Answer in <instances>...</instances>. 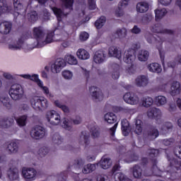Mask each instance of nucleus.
Masks as SVG:
<instances>
[{
    "instance_id": "nucleus-21",
    "label": "nucleus",
    "mask_w": 181,
    "mask_h": 181,
    "mask_svg": "<svg viewBox=\"0 0 181 181\" xmlns=\"http://www.w3.org/2000/svg\"><path fill=\"white\" fill-rule=\"evenodd\" d=\"M109 56L110 57H116V59H121V49L117 47H110L109 48Z\"/></svg>"
},
{
    "instance_id": "nucleus-63",
    "label": "nucleus",
    "mask_w": 181,
    "mask_h": 181,
    "mask_svg": "<svg viewBox=\"0 0 181 181\" xmlns=\"http://www.w3.org/2000/svg\"><path fill=\"white\" fill-rule=\"evenodd\" d=\"M174 153L177 158L181 159V146L175 148Z\"/></svg>"
},
{
    "instance_id": "nucleus-52",
    "label": "nucleus",
    "mask_w": 181,
    "mask_h": 181,
    "mask_svg": "<svg viewBox=\"0 0 181 181\" xmlns=\"http://www.w3.org/2000/svg\"><path fill=\"white\" fill-rule=\"evenodd\" d=\"M28 19L29 22H36L37 21V13L36 11H32L28 13Z\"/></svg>"
},
{
    "instance_id": "nucleus-19",
    "label": "nucleus",
    "mask_w": 181,
    "mask_h": 181,
    "mask_svg": "<svg viewBox=\"0 0 181 181\" xmlns=\"http://www.w3.org/2000/svg\"><path fill=\"white\" fill-rule=\"evenodd\" d=\"M11 29L12 23L5 21L0 23V33H2V35H8V33H10Z\"/></svg>"
},
{
    "instance_id": "nucleus-62",
    "label": "nucleus",
    "mask_w": 181,
    "mask_h": 181,
    "mask_svg": "<svg viewBox=\"0 0 181 181\" xmlns=\"http://www.w3.org/2000/svg\"><path fill=\"white\" fill-rule=\"evenodd\" d=\"M163 144L165 146H169L172 145L173 144H175V139L173 138H170V139H165L163 140Z\"/></svg>"
},
{
    "instance_id": "nucleus-11",
    "label": "nucleus",
    "mask_w": 181,
    "mask_h": 181,
    "mask_svg": "<svg viewBox=\"0 0 181 181\" xmlns=\"http://www.w3.org/2000/svg\"><path fill=\"white\" fill-rule=\"evenodd\" d=\"M89 91L93 100H95V101H100L103 100V91H101V89H100V88L91 86L89 88Z\"/></svg>"
},
{
    "instance_id": "nucleus-39",
    "label": "nucleus",
    "mask_w": 181,
    "mask_h": 181,
    "mask_svg": "<svg viewBox=\"0 0 181 181\" xmlns=\"http://www.w3.org/2000/svg\"><path fill=\"white\" fill-rule=\"evenodd\" d=\"M90 132L93 138H98L100 136V127L97 124L91 126Z\"/></svg>"
},
{
    "instance_id": "nucleus-29",
    "label": "nucleus",
    "mask_w": 181,
    "mask_h": 181,
    "mask_svg": "<svg viewBox=\"0 0 181 181\" xmlns=\"http://www.w3.org/2000/svg\"><path fill=\"white\" fill-rule=\"evenodd\" d=\"M22 45H23V38H19L16 42L9 44L8 49L10 50H21Z\"/></svg>"
},
{
    "instance_id": "nucleus-49",
    "label": "nucleus",
    "mask_w": 181,
    "mask_h": 181,
    "mask_svg": "<svg viewBox=\"0 0 181 181\" xmlns=\"http://www.w3.org/2000/svg\"><path fill=\"white\" fill-rule=\"evenodd\" d=\"M65 62L69 63V64H77V59L73 55H66L64 57Z\"/></svg>"
},
{
    "instance_id": "nucleus-32",
    "label": "nucleus",
    "mask_w": 181,
    "mask_h": 181,
    "mask_svg": "<svg viewBox=\"0 0 181 181\" xmlns=\"http://www.w3.org/2000/svg\"><path fill=\"white\" fill-rule=\"evenodd\" d=\"M148 69L149 71H151V73L159 74V73L162 72V67L158 63L150 64L148 66Z\"/></svg>"
},
{
    "instance_id": "nucleus-42",
    "label": "nucleus",
    "mask_w": 181,
    "mask_h": 181,
    "mask_svg": "<svg viewBox=\"0 0 181 181\" xmlns=\"http://www.w3.org/2000/svg\"><path fill=\"white\" fill-rule=\"evenodd\" d=\"M95 170V164H88L83 167L82 169L83 173L87 175L88 173H91Z\"/></svg>"
},
{
    "instance_id": "nucleus-22",
    "label": "nucleus",
    "mask_w": 181,
    "mask_h": 181,
    "mask_svg": "<svg viewBox=\"0 0 181 181\" xmlns=\"http://www.w3.org/2000/svg\"><path fill=\"white\" fill-rule=\"evenodd\" d=\"M23 78H26L27 80H31V81H35L37 83V86L39 87H42V82L40 81V79H39V76L37 74L34 75H29V74H23L21 75Z\"/></svg>"
},
{
    "instance_id": "nucleus-2",
    "label": "nucleus",
    "mask_w": 181,
    "mask_h": 181,
    "mask_svg": "<svg viewBox=\"0 0 181 181\" xmlns=\"http://www.w3.org/2000/svg\"><path fill=\"white\" fill-rule=\"evenodd\" d=\"M181 176V162L175 158H173L170 160V166L167 170L165 175L166 179H170V180H175L179 179Z\"/></svg>"
},
{
    "instance_id": "nucleus-45",
    "label": "nucleus",
    "mask_w": 181,
    "mask_h": 181,
    "mask_svg": "<svg viewBox=\"0 0 181 181\" xmlns=\"http://www.w3.org/2000/svg\"><path fill=\"white\" fill-rule=\"evenodd\" d=\"M0 102L2 103L3 105L6 107V108H11V100L8 96H2L0 98Z\"/></svg>"
},
{
    "instance_id": "nucleus-7",
    "label": "nucleus",
    "mask_w": 181,
    "mask_h": 181,
    "mask_svg": "<svg viewBox=\"0 0 181 181\" xmlns=\"http://www.w3.org/2000/svg\"><path fill=\"white\" fill-rule=\"evenodd\" d=\"M22 175L25 181H35L37 177V171L33 168H23Z\"/></svg>"
},
{
    "instance_id": "nucleus-27",
    "label": "nucleus",
    "mask_w": 181,
    "mask_h": 181,
    "mask_svg": "<svg viewBox=\"0 0 181 181\" xmlns=\"http://www.w3.org/2000/svg\"><path fill=\"white\" fill-rule=\"evenodd\" d=\"M170 94L173 96L177 95L180 94V83L177 81L173 82L171 85Z\"/></svg>"
},
{
    "instance_id": "nucleus-59",
    "label": "nucleus",
    "mask_w": 181,
    "mask_h": 181,
    "mask_svg": "<svg viewBox=\"0 0 181 181\" xmlns=\"http://www.w3.org/2000/svg\"><path fill=\"white\" fill-rule=\"evenodd\" d=\"M129 104H131L132 105H135L139 103V98L135 94L133 93L132 96V99L130 100H128Z\"/></svg>"
},
{
    "instance_id": "nucleus-50",
    "label": "nucleus",
    "mask_w": 181,
    "mask_h": 181,
    "mask_svg": "<svg viewBox=\"0 0 181 181\" xmlns=\"http://www.w3.org/2000/svg\"><path fill=\"white\" fill-rule=\"evenodd\" d=\"M49 148L46 146L41 147L38 151V155L40 158H45L49 153Z\"/></svg>"
},
{
    "instance_id": "nucleus-64",
    "label": "nucleus",
    "mask_w": 181,
    "mask_h": 181,
    "mask_svg": "<svg viewBox=\"0 0 181 181\" xmlns=\"http://www.w3.org/2000/svg\"><path fill=\"white\" fill-rule=\"evenodd\" d=\"M97 181H110V179L107 175H98Z\"/></svg>"
},
{
    "instance_id": "nucleus-28",
    "label": "nucleus",
    "mask_w": 181,
    "mask_h": 181,
    "mask_svg": "<svg viewBox=\"0 0 181 181\" xmlns=\"http://www.w3.org/2000/svg\"><path fill=\"white\" fill-rule=\"evenodd\" d=\"M137 87H145L148 86V78L146 76H140L136 78Z\"/></svg>"
},
{
    "instance_id": "nucleus-38",
    "label": "nucleus",
    "mask_w": 181,
    "mask_h": 181,
    "mask_svg": "<svg viewBox=\"0 0 181 181\" xmlns=\"http://www.w3.org/2000/svg\"><path fill=\"white\" fill-rule=\"evenodd\" d=\"M149 57V52L147 50H141L138 53V59L139 62H146Z\"/></svg>"
},
{
    "instance_id": "nucleus-37",
    "label": "nucleus",
    "mask_w": 181,
    "mask_h": 181,
    "mask_svg": "<svg viewBox=\"0 0 181 181\" xmlns=\"http://www.w3.org/2000/svg\"><path fill=\"white\" fill-rule=\"evenodd\" d=\"M85 164H86V160L81 158H76L74 160V167L76 169H83Z\"/></svg>"
},
{
    "instance_id": "nucleus-23",
    "label": "nucleus",
    "mask_w": 181,
    "mask_h": 181,
    "mask_svg": "<svg viewBox=\"0 0 181 181\" xmlns=\"http://www.w3.org/2000/svg\"><path fill=\"white\" fill-rule=\"evenodd\" d=\"M99 163L102 169H109V168H111V165H112V160L108 157L103 156Z\"/></svg>"
},
{
    "instance_id": "nucleus-1",
    "label": "nucleus",
    "mask_w": 181,
    "mask_h": 181,
    "mask_svg": "<svg viewBox=\"0 0 181 181\" xmlns=\"http://www.w3.org/2000/svg\"><path fill=\"white\" fill-rule=\"evenodd\" d=\"M62 2V8H57L54 7L52 11L56 15L58 21V26L55 29L54 32L49 33L47 35L44 36V40L40 45V47H43V46H46L48 43H52V42H57L58 40H63L64 39V36L67 35V33L63 30V23L62 22V18H64V16L69 15L70 12L73 10V4H74V0H61Z\"/></svg>"
},
{
    "instance_id": "nucleus-20",
    "label": "nucleus",
    "mask_w": 181,
    "mask_h": 181,
    "mask_svg": "<svg viewBox=\"0 0 181 181\" xmlns=\"http://www.w3.org/2000/svg\"><path fill=\"white\" fill-rule=\"evenodd\" d=\"M110 71L112 73V78L114 80H118V78H119V66L118 64H112L110 66Z\"/></svg>"
},
{
    "instance_id": "nucleus-8",
    "label": "nucleus",
    "mask_w": 181,
    "mask_h": 181,
    "mask_svg": "<svg viewBox=\"0 0 181 181\" xmlns=\"http://www.w3.org/2000/svg\"><path fill=\"white\" fill-rule=\"evenodd\" d=\"M46 118L51 125H59L60 124V115L54 110L47 112Z\"/></svg>"
},
{
    "instance_id": "nucleus-44",
    "label": "nucleus",
    "mask_w": 181,
    "mask_h": 181,
    "mask_svg": "<svg viewBox=\"0 0 181 181\" xmlns=\"http://www.w3.org/2000/svg\"><path fill=\"white\" fill-rule=\"evenodd\" d=\"M107 18L105 16H101L98 20L95 22V26L97 29H101L103 25L105 24Z\"/></svg>"
},
{
    "instance_id": "nucleus-25",
    "label": "nucleus",
    "mask_w": 181,
    "mask_h": 181,
    "mask_svg": "<svg viewBox=\"0 0 181 181\" xmlns=\"http://www.w3.org/2000/svg\"><path fill=\"white\" fill-rule=\"evenodd\" d=\"M105 60V54L103 51H97L93 56V62L96 64L103 63Z\"/></svg>"
},
{
    "instance_id": "nucleus-18",
    "label": "nucleus",
    "mask_w": 181,
    "mask_h": 181,
    "mask_svg": "<svg viewBox=\"0 0 181 181\" xmlns=\"http://www.w3.org/2000/svg\"><path fill=\"white\" fill-rule=\"evenodd\" d=\"M148 139L152 141L153 139H156L159 136V131L155 128V127H150L146 132Z\"/></svg>"
},
{
    "instance_id": "nucleus-47",
    "label": "nucleus",
    "mask_w": 181,
    "mask_h": 181,
    "mask_svg": "<svg viewBox=\"0 0 181 181\" xmlns=\"http://www.w3.org/2000/svg\"><path fill=\"white\" fill-rule=\"evenodd\" d=\"M127 30L125 28H118L116 30V35H117V37L119 39H124V37H127Z\"/></svg>"
},
{
    "instance_id": "nucleus-5",
    "label": "nucleus",
    "mask_w": 181,
    "mask_h": 181,
    "mask_svg": "<svg viewBox=\"0 0 181 181\" xmlns=\"http://www.w3.org/2000/svg\"><path fill=\"white\" fill-rule=\"evenodd\" d=\"M31 105L34 110L36 111H41L42 108L43 110L47 108V100L45 98L40 99L39 96H34L30 100Z\"/></svg>"
},
{
    "instance_id": "nucleus-53",
    "label": "nucleus",
    "mask_w": 181,
    "mask_h": 181,
    "mask_svg": "<svg viewBox=\"0 0 181 181\" xmlns=\"http://www.w3.org/2000/svg\"><path fill=\"white\" fill-rule=\"evenodd\" d=\"M8 5L5 1L0 0V16L1 13H5V12H8Z\"/></svg>"
},
{
    "instance_id": "nucleus-15",
    "label": "nucleus",
    "mask_w": 181,
    "mask_h": 181,
    "mask_svg": "<svg viewBox=\"0 0 181 181\" xmlns=\"http://www.w3.org/2000/svg\"><path fill=\"white\" fill-rule=\"evenodd\" d=\"M135 51L134 49L127 50L124 53L123 60L125 63L131 64L135 62Z\"/></svg>"
},
{
    "instance_id": "nucleus-54",
    "label": "nucleus",
    "mask_w": 181,
    "mask_h": 181,
    "mask_svg": "<svg viewBox=\"0 0 181 181\" xmlns=\"http://www.w3.org/2000/svg\"><path fill=\"white\" fill-rule=\"evenodd\" d=\"M151 21H152L151 15L146 14L141 17V23H143V25H148Z\"/></svg>"
},
{
    "instance_id": "nucleus-3",
    "label": "nucleus",
    "mask_w": 181,
    "mask_h": 181,
    "mask_svg": "<svg viewBox=\"0 0 181 181\" xmlns=\"http://www.w3.org/2000/svg\"><path fill=\"white\" fill-rule=\"evenodd\" d=\"M33 36L36 42L33 45V49L35 47H40L41 43H43L45 40V36H46V33L45 32V29L42 27H35L33 30Z\"/></svg>"
},
{
    "instance_id": "nucleus-16",
    "label": "nucleus",
    "mask_w": 181,
    "mask_h": 181,
    "mask_svg": "<svg viewBox=\"0 0 181 181\" xmlns=\"http://www.w3.org/2000/svg\"><path fill=\"white\" fill-rule=\"evenodd\" d=\"M6 151L8 153V155H12L13 153H18V152L19 151V142H18V141L10 142L8 144H7Z\"/></svg>"
},
{
    "instance_id": "nucleus-33",
    "label": "nucleus",
    "mask_w": 181,
    "mask_h": 181,
    "mask_svg": "<svg viewBox=\"0 0 181 181\" xmlns=\"http://www.w3.org/2000/svg\"><path fill=\"white\" fill-rule=\"evenodd\" d=\"M122 132L124 136H128L129 134V122L128 120L124 119L122 121Z\"/></svg>"
},
{
    "instance_id": "nucleus-58",
    "label": "nucleus",
    "mask_w": 181,
    "mask_h": 181,
    "mask_svg": "<svg viewBox=\"0 0 181 181\" xmlns=\"http://www.w3.org/2000/svg\"><path fill=\"white\" fill-rule=\"evenodd\" d=\"M139 159V157L135 154L132 153L131 156L129 157L128 159H125L124 161H126L127 163H131V162H136Z\"/></svg>"
},
{
    "instance_id": "nucleus-57",
    "label": "nucleus",
    "mask_w": 181,
    "mask_h": 181,
    "mask_svg": "<svg viewBox=\"0 0 181 181\" xmlns=\"http://www.w3.org/2000/svg\"><path fill=\"white\" fill-rule=\"evenodd\" d=\"M156 101H157L159 105H165V104L167 103L166 97L163 95H159L156 98Z\"/></svg>"
},
{
    "instance_id": "nucleus-9",
    "label": "nucleus",
    "mask_w": 181,
    "mask_h": 181,
    "mask_svg": "<svg viewBox=\"0 0 181 181\" xmlns=\"http://www.w3.org/2000/svg\"><path fill=\"white\" fill-rule=\"evenodd\" d=\"M157 163L158 160H153L151 168H146L145 173L147 176H151V175H154V176H158V177L162 176L163 172L160 170V169H159V168H158Z\"/></svg>"
},
{
    "instance_id": "nucleus-26",
    "label": "nucleus",
    "mask_w": 181,
    "mask_h": 181,
    "mask_svg": "<svg viewBox=\"0 0 181 181\" xmlns=\"http://www.w3.org/2000/svg\"><path fill=\"white\" fill-rule=\"evenodd\" d=\"M149 9V4L146 1H141L136 4V11L140 13H144Z\"/></svg>"
},
{
    "instance_id": "nucleus-6",
    "label": "nucleus",
    "mask_w": 181,
    "mask_h": 181,
    "mask_svg": "<svg viewBox=\"0 0 181 181\" xmlns=\"http://www.w3.org/2000/svg\"><path fill=\"white\" fill-rule=\"evenodd\" d=\"M30 135L33 139H43L47 135L46 129L40 125H36L32 128Z\"/></svg>"
},
{
    "instance_id": "nucleus-55",
    "label": "nucleus",
    "mask_w": 181,
    "mask_h": 181,
    "mask_svg": "<svg viewBox=\"0 0 181 181\" xmlns=\"http://www.w3.org/2000/svg\"><path fill=\"white\" fill-rule=\"evenodd\" d=\"M115 180H119V181H127L128 180V178L125 175H124L122 173H117L115 175Z\"/></svg>"
},
{
    "instance_id": "nucleus-12",
    "label": "nucleus",
    "mask_w": 181,
    "mask_h": 181,
    "mask_svg": "<svg viewBox=\"0 0 181 181\" xmlns=\"http://www.w3.org/2000/svg\"><path fill=\"white\" fill-rule=\"evenodd\" d=\"M151 32L154 33H165V35H173V30L163 28L160 23H157L151 27Z\"/></svg>"
},
{
    "instance_id": "nucleus-43",
    "label": "nucleus",
    "mask_w": 181,
    "mask_h": 181,
    "mask_svg": "<svg viewBox=\"0 0 181 181\" xmlns=\"http://www.w3.org/2000/svg\"><path fill=\"white\" fill-rule=\"evenodd\" d=\"M136 129L134 130L135 134H136L137 135H141V134H142V129H143V125L144 123L142 122V121L141 119H138L136 120Z\"/></svg>"
},
{
    "instance_id": "nucleus-48",
    "label": "nucleus",
    "mask_w": 181,
    "mask_h": 181,
    "mask_svg": "<svg viewBox=\"0 0 181 181\" xmlns=\"http://www.w3.org/2000/svg\"><path fill=\"white\" fill-rule=\"evenodd\" d=\"M173 128V125L171 122H165L161 127V130L164 134H168L169 131H171Z\"/></svg>"
},
{
    "instance_id": "nucleus-51",
    "label": "nucleus",
    "mask_w": 181,
    "mask_h": 181,
    "mask_svg": "<svg viewBox=\"0 0 181 181\" xmlns=\"http://www.w3.org/2000/svg\"><path fill=\"white\" fill-rule=\"evenodd\" d=\"M71 125L72 122L67 118H64L63 120V124L62 127L64 128V129H66L67 131H71Z\"/></svg>"
},
{
    "instance_id": "nucleus-30",
    "label": "nucleus",
    "mask_w": 181,
    "mask_h": 181,
    "mask_svg": "<svg viewBox=\"0 0 181 181\" xmlns=\"http://www.w3.org/2000/svg\"><path fill=\"white\" fill-rule=\"evenodd\" d=\"M144 36L145 39L146 40L148 43H150V45L157 44L158 42V43H162V40H158L155 37H153V35H152V33H151L150 32H146Z\"/></svg>"
},
{
    "instance_id": "nucleus-61",
    "label": "nucleus",
    "mask_w": 181,
    "mask_h": 181,
    "mask_svg": "<svg viewBox=\"0 0 181 181\" xmlns=\"http://www.w3.org/2000/svg\"><path fill=\"white\" fill-rule=\"evenodd\" d=\"M62 76L64 78H66V80H70L73 78V72L70 71H64L62 72Z\"/></svg>"
},
{
    "instance_id": "nucleus-35",
    "label": "nucleus",
    "mask_w": 181,
    "mask_h": 181,
    "mask_svg": "<svg viewBox=\"0 0 181 181\" xmlns=\"http://www.w3.org/2000/svg\"><path fill=\"white\" fill-rule=\"evenodd\" d=\"M105 121H106L108 124H115V122H117V116H115V114L112 112H109L105 115Z\"/></svg>"
},
{
    "instance_id": "nucleus-56",
    "label": "nucleus",
    "mask_w": 181,
    "mask_h": 181,
    "mask_svg": "<svg viewBox=\"0 0 181 181\" xmlns=\"http://www.w3.org/2000/svg\"><path fill=\"white\" fill-rule=\"evenodd\" d=\"M13 4L16 11H22L23 9L21 0H13Z\"/></svg>"
},
{
    "instance_id": "nucleus-13",
    "label": "nucleus",
    "mask_w": 181,
    "mask_h": 181,
    "mask_svg": "<svg viewBox=\"0 0 181 181\" xmlns=\"http://www.w3.org/2000/svg\"><path fill=\"white\" fill-rule=\"evenodd\" d=\"M7 176L11 181L19 179V170L16 166L9 167L7 170Z\"/></svg>"
},
{
    "instance_id": "nucleus-4",
    "label": "nucleus",
    "mask_w": 181,
    "mask_h": 181,
    "mask_svg": "<svg viewBox=\"0 0 181 181\" xmlns=\"http://www.w3.org/2000/svg\"><path fill=\"white\" fill-rule=\"evenodd\" d=\"M10 97L14 101H19L23 97V88L20 84H13L9 90Z\"/></svg>"
},
{
    "instance_id": "nucleus-46",
    "label": "nucleus",
    "mask_w": 181,
    "mask_h": 181,
    "mask_svg": "<svg viewBox=\"0 0 181 181\" xmlns=\"http://www.w3.org/2000/svg\"><path fill=\"white\" fill-rule=\"evenodd\" d=\"M27 120L28 116L23 115L16 119V122L19 127H25L26 125Z\"/></svg>"
},
{
    "instance_id": "nucleus-17",
    "label": "nucleus",
    "mask_w": 181,
    "mask_h": 181,
    "mask_svg": "<svg viewBox=\"0 0 181 181\" xmlns=\"http://www.w3.org/2000/svg\"><path fill=\"white\" fill-rule=\"evenodd\" d=\"M147 115L148 118L159 119L162 117V112L156 107H153L148 110Z\"/></svg>"
},
{
    "instance_id": "nucleus-14",
    "label": "nucleus",
    "mask_w": 181,
    "mask_h": 181,
    "mask_svg": "<svg viewBox=\"0 0 181 181\" xmlns=\"http://www.w3.org/2000/svg\"><path fill=\"white\" fill-rule=\"evenodd\" d=\"M13 122H15V121L12 117H1L0 118V128H2L3 129H8L13 125Z\"/></svg>"
},
{
    "instance_id": "nucleus-41",
    "label": "nucleus",
    "mask_w": 181,
    "mask_h": 181,
    "mask_svg": "<svg viewBox=\"0 0 181 181\" xmlns=\"http://www.w3.org/2000/svg\"><path fill=\"white\" fill-rule=\"evenodd\" d=\"M142 105L146 108H149L153 104V99L151 97H144L141 99Z\"/></svg>"
},
{
    "instance_id": "nucleus-10",
    "label": "nucleus",
    "mask_w": 181,
    "mask_h": 181,
    "mask_svg": "<svg viewBox=\"0 0 181 181\" xmlns=\"http://www.w3.org/2000/svg\"><path fill=\"white\" fill-rule=\"evenodd\" d=\"M65 66L66 61L62 58H58L56 59L55 62L51 65V71L54 74L60 73Z\"/></svg>"
},
{
    "instance_id": "nucleus-60",
    "label": "nucleus",
    "mask_w": 181,
    "mask_h": 181,
    "mask_svg": "<svg viewBox=\"0 0 181 181\" xmlns=\"http://www.w3.org/2000/svg\"><path fill=\"white\" fill-rule=\"evenodd\" d=\"M148 154L150 158H156L159 155V150L158 149H150L148 151Z\"/></svg>"
},
{
    "instance_id": "nucleus-40",
    "label": "nucleus",
    "mask_w": 181,
    "mask_h": 181,
    "mask_svg": "<svg viewBox=\"0 0 181 181\" xmlns=\"http://www.w3.org/2000/svg\"><path fill=\"white\" fill-rule=\"evenodd\" d=\"M156 13V21H158L159 19H162L165 15L168 13L166 8H158L155 11Z\"/></svg>"
},
{
    "instance_id": "nucleus-31",
    "label": "nucleus",
    "mask_w": 181,
    "mask_h": 181,
    "mask_svg": "<svg viewBox=\"0 0 181 181\" xmlns=\"http://www.w3.org/2000/svg\"><path fill=\"white\" fill-rule=\"evenodd\" d=\"M76 56L81 60H87L90 59V54L86 49H79L76 52Z\"/></svg>"
},
{
    "instance_id": "nucleus-34",
    "label": "nucleus",
    "mask_w": 181,
    "mask_h": 181,
    "mask_svg": "<svg viewBox=\"0 0 181 181\" xmlns=\"http://www.w3.org/2000/svg\"><path fill=\"white\" fill-rule=\"evenodd\" d=\"M89 138L90 136L88 135V134H87V132H82L79 139L80 144H81L82 145L85 144L87 146V145L90 144Z\"/></svg>"
},
{
    "instance_id": "nucleus-24",
    "label": "nucleus",
    "mask_w": 181,
    "mask_h": 181,
    "mask_svg": "<svg viewBox=\"0 0 181 181\" xmlns=\"http://www.w3.org/2000/svg\"><path fill=\"white\" fill-rule=\"evenodd\" d=\"M131 170L135 179H141V177H142L143 171H142V168H141V165H134L133 168H131Z\"/></svg>"
},
{
    "instance_id": "nucleus-36",
    "label": "nucleus",
    "mask_w": 181,
    "mask_h": 181,
    "mask_svg": "<svg viewBox=\"0 0 181 181\" xmlns=\"http://www.w3.org/2000/svg\"><path fill=\"white\" fill-rule=\"evenodd\" d=\"M52 142L54 145H62L63 144V137L59 133H55L52 135Z\"/></svg>"
}]
</instances>
